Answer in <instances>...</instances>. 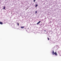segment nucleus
Returning <instances> with one entry per match:
<instances>
[{
  "label": "nucleus",
  "mask_w": 61,
  "mask_h": 61,
  "mask_svg": "<svg viewBox=\"0 0 61 61\" xmlns=\"http://www.w3.org/2000/svg\"><path fill=\"white\" fill-rule=\"evenodd\" d=\"M0 24H1V25H3V23L0 22Z\"/></svg>",
  "instance_id": "4"
},
{
  "label": "nucleus",
  "mask_w": 61,
  "mask_h": 61,
  "mask_svg": "<svg viewBox=\"0 0 61 61\" xmlns=\"http://www.w3.org/2000/svg\"><path fill=\"white\" fill-rule=\"evenodd\" d=\"M36 13H37V11H36L35 14H36Z\"/></svg>",
  "instance_id": "9"
},
{
  "label": "nucleus",
  "mask_w": 61,
  "mask_h": 61,
  "mask_svg": "<svg viewBox=\"0 0 61 61\" xmlns=\"http://www.w3.org/2000/svg\"><path fill=\"white\" fill-rule=\"evenodd\" d=\"M44 31H45V32H46V30H44Z\"/></svg>",
  "instance_id": "11"
},
{
  "label": "nucleus",
  "mask_w": 61,
  "mask_h": 61,
  "mask_svg": "<svg viewBox=\"0 0 61 61\" xmlns=\"http://www.w3.org/2000/svg\"><path fill=\"white\" fill-rule=\"evenodd\" d=\"M35 1H36V0H34V2H35Z\"/></svg>",
  "instance_id": "10"
},
{
  "label": "nucleus",
  "mask_w": 61,
  "mask_h": 61,
  "mask_svg": "<svg viewBox=\"0 0 61 61\" xmlns=\"http://www.w3.org/2000/svg\"><path fill=\"white\" fill-rule=\"evenodd\" d=\"M47 39H48V40H49V38L48 37L47 38Z\"/></svg>",
  "instance_id": "7"
},
{
  "label": "nucleus",
  "mask_w": 61,
  "mask_h": 61,
  "mask_svg": "<svg viewBox=\"0 0 61 61\" xmlns=\"http://www.w3.org/2000/svg\"><path fill=\"white\" fill-rule=\"evenodd\" d=\"M37 6H38V5H37V4H36L35 6V7H37Z\"/></svg>",
  "instance_id": "6"
},
{
  "label": "nucleus",
  "mask_w": 61,
  "mask_h": 61,
  "mask_svg": "<svg viewBox=\"0 0 61 61\" xmlns=\"http://www.w3.org/2000/svg\"><path fill=\"white\" fill-rule=\"evenodd\" d=\"M24 28V26H21V28H22V29H23V28Z\"/></svg>",
  "instance_id": "3"
},
{
  "label": "nucleus",
  "mask_w": 61,
  "mask_h": 61,
  "mask_svg": "<svg viewBox=\"0 0 61 61\" xmlns=\"http://www.w3.org/2000/svg\"><path fill=\"white\" fill-rule=\"evenodd\" d=\"M52 53L53 55H54V54L56 56H57V53H56V52L55 53L54 52V51H53V52H52Z\"/></svg>",
  "instance_id": "1"
},
{
  "label": "nucleus",
  "mask_w": 61,
  "mask_h": 61,
  "mask_svg": "<svg viewBox=\"0 0 61 61\" xmlns=\"http://www.w3.org/2000/svg\"><path fill=\"white\" fill-rule=\"evenodd\" d=\"M41 22V21H39V22H38L37 23V25H38L39 23H40Z\"/></svg>",
  "instance_id": "2"
},
{
  "label": "nucleus",
  "mask_w": 61,
  "mask_h": 61,
  "mask_svg": "<svg viewBox=\"0 0 61 61\" xmlns=\"http://www.w3.org/2000/svg\"><path fill=\"white\" fill-rule=\"evenodd\" d=\"M5 9V7H4V8H3V9Z\"/></svg>",
  "instance_id": "5"
},
{
  "label": "nucleus",
  "mask_w": 61,
  "mask_h": 61,
  "mask_svg": "<svg viewBox=\"0 0 61 61\" xmlns=\"http://www.w3.org/2000/svg\"><path fill=\"white\" fill-rule=\"evenodd\" d=\"M17 25H18V26H19V23H18L17 24Z\"/></svg>",
  "instance_id": "8"
}]
</instances>
